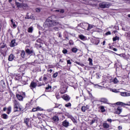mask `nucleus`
Listing matches in <instances>:
<instances>
[{"label": "nucleus", "instance_id": "1", "mask_svg": "<svg viewBox=\"0 0 130 130\" xmlns=\"http://www.w3.org/2000/svg\"><path fill=\"white\" fill-rule=\"evenodd\" d=\"M45 27H53V26H57V25H60L59 23L57 21H54L52 18H50L49 20H48V18L46 19L45 23Z\"/></svg>", "mask_w": 130, "mask_h": 130}, {"label": "nucleus", "instance_id": "2", "mask_svg": "<svg viewBox=\"0 0 130 130\" xmlns=\"http://www.w3.org/2000/svg\"><path fill=\"white\" fill-rule=\"evenodd\" d=\"M13 103L14 104V112L23 111V108H22V106L20 104V103H18L17 101L14 100Z\"/></svg>", "mask_w": 130, "mask_h": 130}, {"label": "nucleus", "instance_id": "3", "mask_svg": "<svg viewBox=\"0 0 130 130\" xmlns=\"http://www.w3.org/2000/svg\"><path fill=\"white\" fill-rule=\"evenodd\" d=\"M99 8L101 9H107L109 8L111 6V4H110L109 2H103L102 3H100L99 4Z\"/></svg>", "mask_w": 130, "mask_h": 130}, {"label": "nucleus", "instance_id": "4", "mask_svg": "<svg viewBox=\"0 0 130 130\" xmlns=\"http://www.w3.org/2000/svg\"><path fill=\"white\" fill-rule=\"evenodd\" d=\"M24 79H26L25 76H21L20 75H16L15 80L17 81H22V82H27V80H24Z\"/></svg>", "mask_w": 130, "mask_h": 130}, {"label": "nucleus", "instance_id": "5", "mask_svg": "<svg viewBox=\"0 0 130 130\" xmlns=\"http://www.w3.org/2000/svg\"><path fill=\"white\" fill-rule=\"evenodd\" d=\"M111 105L112 106H115V105H120L121 106H128V105H129V104H125V103H122L121 102H118L114 104H111Z\"/></svg>", "mask_w": 130, "mask_h": 130}, {"label": "nucleus", "instance_id": "6", "mask_svg": "<svg viewBox=\"0 0 130 130\" xmlns=\"http://www.w3.org/2000/svg\"><path fill=\"white\" fill-rule=\"evenodd\" d=\"M62 125L64 127H69L70 126V122L68 120H65L62 122Z\"/></svg>", "mask_w": 130, "mask_h": 130}, {"label": "nucleus", "instance_id": "7", "mask_svg": "<svg viewBox=\"0 0 130 130\" xmlns=\"http://www.w3.org/2000/svg\"><path fill=\"white\" fill-rule=\"evenodd\" d=\"M37 86V83L34 81H32L30 84V88L33 90V89H35V88H36Z\"/></svg>", "mask_w": 130, "mask_h": 130}, {"label": "nucleus", "instance_id": "8", "mask_svg": "<svg viewBox=\"0 0 130 130\" xmlns=\"http://www.w3.org/2000/svg\"><path fill=\"white\" fill-rule=\"evenodd\" d=\"M122 112V108H121V107H118L115 110V113H116V114H120Z\"/></svg>", "mask_w": 130, "mask_h": 130}, {"label": "nucleus", "instance_id": "9", "mask_svg": "<svg viewBox=\"0 0 130 130\" xmlns=\"http://www.w3.org/2000/svg\"><path fill=\"white\" fill-rule=\"evenodd\" d=\"M62 99L67 101V102H69L70 100H71V98L68 94H64L62 96Z\"/></svg>", "mask_w": 130, "mask_h": 130}, {"label": "nucleus", "instance_id": "10", "mask_svg": "<svg viewBox=\"0 0 130 130\" xmlns=\"http://www.w3.org/2000/svg\"><path fill=\"white\" fill-rule=\"evenodd\" d=\"M15 58H16V57H15V55H14V54H11L9 56L8 60L9 61H13V60H14Z\"/></svg>", "mask_w": 130, "mask_h": 130}, {"label": "nucleus", "instance_id": "11", "mask_svg": "<svg viewBox=\"0 0 130 130\" xmlns=\"http://www.w3.org/2000/svg\"><path fill=\"white\" fill-rule=\"evenodd\" d=\"M89 109V106H84L81 107V111L82 112H86V110H88Z\"/></svg>", "mask_w": 130, "mask_h": 130}, {"label": "nucleus", "instance_id": "12", "mask_svg": "<svg viewBox=\"0 0 130 130\" xmlns=\"http://www.w3.org/2000/svg\"><path fill=\"white\" fill-rule=\"evenodd\" d=\"M11 47H14V46H17V43H16L15 40H12L10 43Z\"/></svg>", "mask_w": 130, "mask_h": 130}, {"label": "nucleus", "instance_id": "13", "mask_svg": "<svg viewBox=\"0 0 130 130\" xmlns=\"http://www.w3.org/2000/svg\"><path fill=\"white\" fill-rule=\"evenodd\" d=\"M121 96H122L123 97H128V96H130V93L129 92H121L120 93Z\"/></svg>", "mask_w": 130, "mask_h": 130}, {"label": "nucleus", "instance_id": "14", "mask_svg": "<svg viewBox=\"0 0 130 130\" xmlns=\"http://www.w3.org/2000/svg\"><path fill=\"white\" fill-rule=\"evenodd\" d=\"M79 25H80L81 28H83V29H85V28H86V27H88V23L86 22L80 23Z\"/></svg>", "mask_w": 130, "mask_h": 130}, {"label": "nucleus", "instance_id": "15", "mask_svg": "<svg viewBox=\"0 0 130 130\" xmlns=\"http://www.w3.org/2000/svg\"><path fill=\"white\" fill-rule=\"evenodd\" d=\"M29 119L28 118H25L24 119V123H25V124L27 127H29Z\"/></svg>", "mask_w": 130, "mask_h": 130}, {"label": "nucleus", "instance_id": "16", "mask_svg": "<svg viewBox=\"0 0 130 130\" xmlns=\"http://www.w3.org/2000/svg\"><path fill=\"white\" fill-rule=\"evenodd\" d=\"M103 126L105 129H108L109 128V127L110 126L108 123L105 122L103 124Z\"/></svg>", "mask_w": 130, "mask_h": 130}, {"label": "nucleus", "instance_id": "17", "mask_svg": "<svg viewBox=\"0 0 130 130\" xmlns=\"http://www.w3.org/2000/svg\"><path fill=\"white\" fill-rule=\"evenodd\" d=\"M16 97L19 101H23V99H24V98L21 94H16Z\"/></svg>", "mask_w": 130, "mask_h": 130}, {"label": "nucleus", "instance_id": "18", "mask_svg": "<svg viewBox=\"0 0 130 130\" xmlns=\"http://www.w3.org/2000/svg\"><path fill=\"white\" fill-rule=\"evenodd\" d=\"M67 92V88L61 87L60 89V94H64Z\"/></svg>", "mask_w": 130, "mask_h": 130}, {"label": "nucleus", "instance_id": "19", "mask_svg": "<svg viewBox=\"0 0 130 130\" xmlns=\"http://www.w3.org/2000/svg\"><path fill=\"white\" fill-rule=\"evenodd\" d=\"M50 19H52V20H53V21L54 22L55 20H56V16L55 15H52L50 17H49L48 18V21H49Z\"/></svg>", "mask_w": 130, "mask_h": 130}, {"label": "nucleus", "instance_id": "20", "mask_svg": "<svg viewBox=\"0 0 130 130\" xmlns=\"http://www.w3.org/2000/svg\"><path fill=\"white\" fill-rule=\"evenodd\" d=\"M52 120L55 122H57V121L59 120V119L58 118V117L57 116H54L52 118Z\"/></svg>", "mask_w": 130, "mask_h": 130}, {"label": "nucleus", "instance_id": "21", "mask_svg": "<svg viewBox=\"0 0 130 130\" xmlns=\"http://www.w3.org/2000/svg\"><path fill=\"white\" fill-rule=\"evenodd\" d=\"M100 102H103V103H107V102H108V100L105 98H103L100 99Z\"/></svg>", "mask_w": 130, "mask_h": 130}, {"label": "nucleus", "instance_id": "22", "mask_svg": "<svg viewBox=\"0 0 130 130\" xmlns=\"http://www.w3.org/2000/svg\"><path fill=\"white\" fill-rule=\"evenodd\" d=\"M11 22L12 23V27L15 29V28H16L17 27V25H16V24L15 23L14 20L13 19H11Z\"/></svg>", "mask_w": 130, "mask_h": 130}, {"label": "nucleus", "instance_id": "23", "mask_svg": "<svg viewBox=\"0 0 130 130\" xmlns=\"http://www.w3.org/2000/svg\"><path fill=\"white\" fill-rule=\"evenodd\" d=\"M26 54V53L25 52V51L22 50L21 51V53L20 54V56L22 58H25V55Z\"/></svg>", "mask_w": 130, "mask_h": 130}, {"label": "nucleus", "instance_id": "24", "mask_svg": "<svg viewBox=\"0 0 130 130\" xmlns=\"http://www.w3.org/2000/svg\"><path fill=\"white\" fill-rule=\"evenodd\" d=\"M122 30H123V31H128V30H130V27L125 26L124 27L122 28Z\"/></svg>", "mask_w": 130, "mask_h": 130}, {"label": "nucleus", "instance_id": "25", "mask_svg": "<svg viewBox=\"0 0 130 130\" xmlns=\"http://www.w3.org/2000/svg\"><path fill=\"white\" fill-rule=\"evenodd\" d=\"M69 118L71 119V120L73 121V122H74V123H77V120H76V119H75V118H74V117H73L72 116H70L69 117Z\"/></svg>", "mask_w": 130, "mask_h": 130}, {"label": "nucleus", "instance_id": "26", "mask_svg": "<svg viewBox=\"0 0 130 130\" xmlns=\"http://www.w3.org/2000/svg\"><path fill=\"white\" fill-rule=\"evenodd\" d=\"M62 107V105L61 104H56L55 108H59V109H61Z\"/></svg>", "mask_w": 130, "mask_h": 130}, {"label": "nucleus", "instance_id": "27", "mask_svg": "<svg viewBox=\"0 0 130 130\" xmlns=\"http://www.w3.org/2000/svg\"><path fill=\"white\" fill-rule=\"evenodd\" d=\"M25 51L27 54H32L33 53V50H30L29 49H26Z\"/></svg>", "mask_w": 130, "mask_h": 130}, {"label": "nucleus", "instance_id": "28", "mask_svg": "<svg viewBox=\"0 0 130 130\" xmlns=\"http://www.w3.org/2000/svg\"><path fill=\"white\" fill-rule=\"evenodd\" d=\"M15 4L16 5L17 8H22V7L23 4H22V3H20L19 2H16Z\"/></svg>", "mask_w": 130, "mask_h": 130}, {"label": "nucleus", "instance_id": "29", "mask_svg": "<svg viewBox=\"0 0 130 130\" xmlns=\"http://www.w3.org/2000/svg\"><path fill=\"white\" fill-rule=\"evenodd\" d=\"M48 79V75L44 74L43 75V81L44 82H46Z\"/></svg>", "mask_w": 130, "mask_h": 130}, {"label": "nucleus", "instance_id": "30", "mask_svg": "<svg viewBox=\"0 0 130 130\" xmlns=\"http://www.w3.org/2000/svg\"><path fill=\"white\" fill-rule=\"evenodd\" d=\"M27 32H28V33H32L33 26H30L27 29Z\"/></svg>", "mask_w": 130, "mask_h": 130}, {"label": "nucleus", "instance_id": "31", "mask_svg": "<svg viewBox=\"0 0 130 130\" xmlns=\"http://www.w3.org/2000/svg\"><path fill=\"white\" fill-rule=\"evenodd\" d=\"M79 37L80 39H81V40H86V37H85L83 35H80L79 36Z\"/></svg>", "mask_w": 130, "mask_h": 130}, {"label": "nucleus", "instance_id": "32", "mask_svg": "<svg viewBox=\"0 0 130 130\" xmlns=\"http://www.w3.org/2000/svg\"><path fill=\"white\" fill-rule=\"evenodd\" d=\"M2 118L4 119H8V116L7 114H3L2 115Z\"/></svg>", "mask_w": 130, "mask_h": 130}, {"label": "nucleus", "instance_id": "33", "mask_svg": "<svg viewBox=\"0 0 130 130\" xmlns=\"http://www.w3.org/2000/svg\"><path fill=\"white\" fill-rule=\"evenodd\" d=\"M24 10L28 9V5L26 4H22V7Z\"/></svg>", "mask_w": 130, "mask_h": 130}, {"label": "nucleus", "instance_id": "34", "mask_svg": "<svg viewBox=\"0 0 130 130\" xmlns=\"http://www.w3.org/2000/svg\"><path fill=\"white\" fill-rule=\"evenodd\" d=\"M37 110H41V108L37 107L36 108H33L32 109V111L33 112H35V111H37Z\"/></svg>", "mask_w": 130, "mask_h": 130}, {"label": "nucleus", "instance_id": "35", "mask_svg": "<svg viewBox=\"0 0 130 130\" xmlns=\"http://www.w3.org/2000/svg\"><path fill=\"white\" fill-rule=\"evenodd\" d=\"M94 86L95 87V88H98V89H103V88H104V87L101 86L98 84L94 85Z\"/></svg>", "mask_w": 130, "mask_h": 130}, {"label": "nucleus", "instance_id": "36", "mask_svg": "<svg viewBox=\"0 0 130 130\" xmlns=\"http://www.w3.org/2000/svg\"><path fill=\"white\" fill-rule=\"evenodd\" d=\"M119 40V37H117V36H115V37L113 38V41L115 42L116 41Z\"/></svg>", "mask_w": 130, "mask_h": 130}, {"label": "nucleus", "instance_id": "37", "mask_svg": "<svg viewBox=\"0 0 130 130\" xmlns=\"http://www.w3.org/2000/svg\"><path fill=\"white\" fill-rule=\"evenodd\" d=\"M72 52L76 53L78 52V49L77 48H73L72 49Z\"/></svg>", "mask_w": 130, "mask_h": 130}, {"label": "nucleus", "instance_id": "38", "mask_svg": "<svg viewBox=\"0 0 130 130\" xmlns=\"http://www.w3.org/2000/svg\"><path fill=\"white\" fill-rule=\"evenodd\" d=\"M41 10H42L40 8H37L35 9V11L37 13H40L41 12Z\"/></svg>", "mask_w": 130, "mask_h": 130}, {"label": "nucleus", "instance_id": "39", "mask_svg": "<svg viewBox=\"0 0 130 130\" xmlns=\"http://www.w3.org/2000/svg\"><path fill=\"white\" fill-rule=\"evenodd\" d=\"M88 61L89 62V66H93V60L91 58H89L88 59Z\"/></svg>", "mask_w": 130, "mask_h": 130}, {"label": "nucleus", "instance_id": "40", "mask_svg": "<svg viewBox=\"0 0 130 130\" xmlns=\"http://www.w3.org/2000/svg\"><path fill=\"white\" fill-rule=\"evenodd\" d=\"M97 119H93L92 120L91 122H90V124H93V123H97Z\"/></svg>", "mask_w": 130, "mask_h": 130}, {"label": "nucleus", "instance_id": "41", "mask_svg": "<svg viewBox=\"0 0 130 130\" xmlns=\"http://www.w3.org/2000/svg\"><path fill=\"white\" fill-rule=\"evenodd\" d=\"M57 76H58V73L56 72L53 74L52 78H55L56 77H57Z\"/></svg>", "mask_w": 130, "mask_h": 130}, {"label": "nucleus", "instance_id": "42", "mask_svg": "<svg viewBox=\"0 0 130 130\" xmlns=\"http://www.w3.org/2000/svg\"><path fill=\"white\" fill-rule=\"evenodd\" d=\"M46 90L47 91H48V90H49V91H50V90H51V86L48 85V86L47 87H46Z\"/></svg>", "mask_w": 130, "mask_h": 130}, {"label": "nucleus", "instance_id": "43", "mask_svg": "<svg viewBox=\"0 0 130 130\" xmlns=\"http://www.w3.org/2000/svg\"><path fill=\"white\" fill-rule=\"evenodd\" d=\"M101 110L102 112H105L106 110L104 108V106H101Z\"/></svg>", "mask_w": 130, "mask_h": 130}, {"label": "nucleus", "instance_id": "44", "mask_svg": "<svg viewBox=\"0 0 130 130\" xmlns=\"http://www.w3.org/2000/svg\"><path fill=\"white\" fill-rule=\"evenodd\" d=\"M72 106V104L71 103H68L67 104H65L66 107H71Z\"/></svg>", "mask_w": 130, "mask_h": 130}, {"label": "nucleus", "instance_id": "45", "mask_svg": "<svg viewBox=\"0 0 130 130\" xmlns=\"http://www.w3.org/2000/svg\"><path fill=\"white\" fill-rule=\"evenodd\" d=\"M11 109H12V108L10 107L8 108V109H7L8 114H10V113H11Z\"/></svg>", "mask_w": 130, "mask_h": 130}, {"label": "nucleus", "instance_id": "46", "mask_svg": "<svg viewBox=\"0 0 130 130\" xmlns=\"http://www.w3.org/2000/svg\"><path fill=\"white\" fill-rule=\"evenodd\" d=\"M87 27H88L87 30H90V29H92L93 28V26L89 24H88Z\"/></svg>", "mask_w": 130, "mask_h": 130}, {"label": "nucleus", "instance_id": "47", "mask_svg": "<svg viewBox=\"0 0 130 130\" xmlns=\"http://www.w3.org/2000/svg\"><path fill=\"white\" fill-rule=\"evenodd\" d=\"M75 63H77V64H79V66H81V67H84V64L81 63V62L76 61Z\"/></svg>", "mask_w": 130, "mask_h": 130}, {"label": "nucleus", "instance_id": "48", "mask_svg": "<svg viewBox=\"0 0 130 130\" xmlns=\"http://www.w3.org/2000/svg\"><path fill=\"white\" fill-rule=\"evenodd\" d=\"M62 52L64 54H67V53H68V50L66 49H64L63 50H62Z\"/></svg>", "mask_w": 130, "mask_h": 130}, {"label": "nucleus", "instance_id": "49", "mask_svg": "<svg viewBox=\"0 0 130 130\" xmlns=\"http://www.w3.org/2000/svg\"><path fill=\"white\" fill-rule=\"evenodd\" d=\"M113 82L114 84H117V83H118V80H117L116 78H115L114 79Z\"/></svg>", "mask_w": 130, "mask_h": 130}, {"label": "nucleus", "instance_id": "50", "mask_svg": "<svg viewBox=\"0 0 130 130\" xmlns=\"http://www.w3.org/2000/svg\"><path fill=\"white\" fill-rule=\"evenodd\" d=\"M55 96L57 99H59L60 97L59 96V93H56Z\"/></svg>", "mask_w": 130, "mask_h": 130}, {"label": "nucleus", "instance_id": "51", "mask_svg": "<svg viewBox=\"0 0 130 130\" xmlns=\"http://www.w3.org/2000/svg\"><path fill=\"white\" fill-rule=\"evenodd\" d=\"M47 112H52L53 111V109H48L47 110Z\"/></svg>", "mask_w": 130, "mask_h": 130}, {"label": "nucleus", "instance_id": "52", "mask_svg": "<svg viewBox=\"0 0 130 130\" xmlns=\"http://www.w3.org/2000/svg\"><path fill=\"white\" fill-rule=\"evenodd\" d=\"M69 44L70 45H73V44H74V42L73 41V40H70Z\"/></svg>", "mask_w": 130, "mask_h": 130}, {"label": "nucleus", "instance_id": "53", "mask_svg": "<svg viewBox=\"0 0 130 130\" xmlns=\"http://www.w3.org/2000/svg\"><path fill=\"white\" fill-rule=\"evenodd\" d=\"M6 45L5 44H3V45H2L1 47L0 48H5V47H6Z\"/></svg>", "mask_w": 130, "mask_h": 130}, {"label": "nucleus", "instance_id": "54", "mask_svg": "<svg viewBox=\"0 0 130 130\" xmlns=\"http://www.w3.org/2000/svg\"><path fill=\"white\" fill-rule=\"evenodd\" d=\"M106 35H111V32H110V31L107 32L106 34H105Z\"/></svg>", "mask_w": 130, "mask_h": 130}, {"label": "nucleus", "instance_id": "55", "mask_svg": "<svg viewBox=\"0 0 130 130\" xmlns=\"http://www.w3.org/2000/svg\"><path fill=\"white\" fill-rule=\"evenodd\" d=\"M68 64H72V62H71V60L69 59L67 60Z\"/></svg>", "mask_w": 130, "mask_h": 130}, {"label": "nucleus", "instance_id": "56", "mask_svg": "<svg viewBox=\"0 0 130 130\" xmlns=\"http://www.w3.org/2000/svg\"><path fill=\"white\" fill-rule=\"evenodd\" d=\"M60 13H61V14H63V13H64V10L60 9Z\"/></svg>", "mask_w": 130, "mask_h": 130}, {"label": "nucleus", "instance_id": "57", "mask_svg": "<svg viewBox=\"0 0 130 130\" xmlns=\"http://www.w3.org/2000/svg\"><path fill=\"white\" fill-rule=\"evenodd\" d=\"M111 91H112V92H114V93L117 92V90L116 89H111Z\"/></svg>", "mask_w": 130, "mask_h": 130}, {"label": "nucleus", "instance_id": "58", "mask_svg": "<svg viewBox=\"0 0 130 130\" xmlns=\"http://www.w3.org/2000/svg\"><path fill=\"white\" fill-rule=\"evenodd\" d=\"M57 36H58V37L60 38L61 37V34L60 32H58L57 34Z\"/></svg>", "mask_w": 130, "mask_h": 130}, {"label": "nucleus", "instance_id": "59", "mask_svg": "<svg viewBox=\"0 0 130 130\" xmlns=\"http://www.w3.org/2000/svg\"><path fill=\"white\" fill-rule=\"evenodd\" d=\"M53 29L55 31H58V27H53Z\"/></svg>", "mask_w": 130, "mask_h": 130}, {"label": "nucleus", "instance_id": "60", "mask_svg": "<svg viewBox=\"0 0 130 130\" xmlns=\"http://www.w3.org/2000/svg\"><path fill=\"white\" fill-rule=\"evenodd\" d=\"M107 121H109V122H112V120L111 119H107Z\"/></svg>", "mask_w": 130, "mask_h": 130}, {"label": "nucleus", "instance_id": "61", "mask_svg": "<svg viewBox=\"0 0 130 130\" xmlns=\"http://www.w3.org/2000/svg\"><path fill=\"white\" fill-rule=\"evenodd\" d=\"M118 129L120 130V129H122V127H121V126H119L118 127Z\"/></svg>", "mask_w": 130, "mask_h": 130}, {"label": "nucleus", "instance_id": "62", "mask_svg": "<svg viewBox=\"0 0 130 130\" xmlns=\"http://www.w3.org/2000/svg\"><path fill=\"white\" fill-rule=\"evenodd\" d=\"M117 32V30H114L112 32L113 34H115V33Z\"/></svg>", "mask_w": 130, "mask_h": 130}, {"label": "nucleus", "instance_id": "63", "mask_svg": "<svg viewBox=\"0 0 130 130\" xmlns=\"http://www.w3.org/2000/svg\"><path fill=\"white\" fill-rule=\"evenodd\" d=\"M113 50L114 51H117V49H116V48H114L113 49Z\"/></svg>", "mask_w": 130, "mask_h": 130}, {"label": "nucleus", "instance_id": "64", "mask_svg": "<svg viewBox=\"0 0 130 130\" xmlns=\"http://www.w3.org/2000/svg\"><path fill=\"white\" fill-rule=\"evenodd\" d=\"M106 43V41H104L103 42V45H105V44Z\"/></svg>", "mask_w": 130, "mask_h": 130}]
</instances>
